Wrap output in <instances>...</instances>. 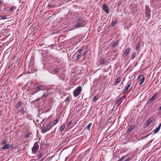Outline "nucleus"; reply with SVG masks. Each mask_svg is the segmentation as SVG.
Here are the masks:
<instances>
[{"label": "nucleus", "mask_w": 161, "mask_h": 161, "mask_svg": "<svg viewBox=\"0 0 161 161\" xmlns=\"http://www.w3.org/2000/svg\"><path fill=\"white\" fill-rule=\"evenodd\" d=\"M46 90V87L42 85H39L37 86L35 89L34 91L31 92V95H33L38 92L41 91H44Z\"/></svg>", "instance_id": "1"}, {"label": "nucleus", "mask_w": 161, "mask_h": 161, "mask_svg": "<svg viewBox=\"0 0 161 161\" xmlns=\"http://www.w3.org/2000/svg\"><path fill=\"white\" fill-rule=\"evenodd\" d=\"M82 88L81 86L77 87L73 91V94L75 97L78 96L82 91Z\"/></svg>", "instance_id": "2"}, {"label": "nucleus", "mask_w": 161, "mask_h": 161, "mask_svg": "<svg viewBox=\"0 0 161 161\" xmlns=\"http://www.w3.org/2000/svg\"><path fill=\"white\" fill-rule=\"evenodd\" d=\"M151 12V11L150 9L149 6L146 5L145 8V14L146 18L148 19H149L151 17L150 14Z\"/></svg>", "instance_id": "3"}, {"label": "nucleus", "mask_w": 161, "mask_h": 161, "mask_svg": "<svg viewBox=\"0 0 161 161\" xmlns=\"http://www.w3.org/2000/svg\"><path fill=\"white\" fill-rule=\"evenodd\" d=\"M39 147L38 142H36L34 144V146L32 149V153H35L37 152Z\"/></svg>", "instance_id": "4"}, {"label": "nucleus", "mask_w": 161, "mask_h": 161, "mask_svg": "<svg viewBox=\"0 0 161 161\" xmlns=\"http://www.w3.org/2000/svg\"><path fill=\"white\" fill-rule=\"evenodd\" d=\"M52 126V124L51 122L49 123L47 125L46 127H43V130L42 131V133H44L47 131L49 130L50 129Z\"/></svg>", "instance_id": "5"}, {"label": "nucleus", "mask_w": 161, "mask_h": 161, "mask_svg": "<svg viewBox=\"0 0 161 161\" xmlns=\"http://www.w3.org/2000/svg\"><path fill=\"white\" fill-rule=\"evenodd\" d=\"M131 85V83L130 82H129L127 84V86L125 87L124 90L123 91V94H125L127 92L128 89L130 86Z\"/></svg>", "instance_id": "6"}, {"label": "nucleus", "mask_w": 161, "mask_h": 161, "mask_svg": "<svg viewBox=\"0 0 161 161\" xmlns=\"http://www.w3.org/2000/svg\"><path fill=\"white\" fill-rule=\"evenodd\" d=\"M103 8L104 11H105L107 14L109 13V9L106 4H104L103 6Z\"/></svg>", "instance_id": "7"}, {"label": "nucleus", "mask_w": 161, "mask_h": 161, "mask_svg": "<svg viewBox=\"0 0 161 161\" xmlns=\"http://www.w3.org/2000/svg\"><path fill=\"white\" fill-rule=\"evenodd\" d=\"M130 50L131 49L130 48H127L124 52L123 54V55L125 56V55H128L129 52H130Z\"/></svg>", "instance_id": "8"}, {"label": "nucleus", "mask_w": 161, "mask_h": 161, "mask_svg": "<svg viewBox=\"0 0 161 161\" xmlns=\"http://www.w3.org/2000/svg\"><path fill=\"white\" fill-rule=\"evenodd\" d=\"M51 94V92L47 91L45 92L42 95V97L43 98L46 97L48 96H49Z\"/></svg>", "instance_id": "9"}, {"label": "nucleus", "mask_w": 161, "mask_h": 161, "mask_svg": "<svg viewBox=\"0 0 161 161\" xmlns=\"http://www.w3.org/2000/svg\"><path fill=\"white\" fill-rule=\"evenodd\" d=\"M158 97V93H155L154 95L150 98L151 100H152L153 101L157 97Z\"/></svg>", "instance_id": "10"}, {"label": "nucleus", "mask_w": 161, "mask_h": 161, "mask_svg": "<svg viewBox=\"0 0 161 161\" xmlns=\"http://www.w3.org/2000/svg\"><path fill=\"white\" fill-rule=\"evenodd\" d=\"M121 77H118L116 80L115 83H114V85H117L119 83L121 80Z\"/></svg>", "instance_id": "11"}, {"label": "nucleus", "mask_w": 161, "mask_h": 161, "mask_svg": "<svg viewBox=\"0 0 161 161\" xmlns=\"http://www.w3.org/2000/svg\"><path fill=\"white\" fill-rule=\"evenodd\" d=\"M135 126L134 125H132L131 126L130 128L128 130L127 133L128 134L130 133L135 128Z\"/></svg>", "instance_id": "12"}, {"label": "nucleus", "mask_w": 161, "mask_h": 161, "mask_svg": "<svg viewBox=\"0 0 161 161\" xmlns=\"http://www.w3.org/2000/svg\"><path fill=\"white\" fill-rule=\"evenodd\" d=\"M119 43V40H117L114 42L113 44L112 45V47H114L116 46H117Z\"/></svg>", "instance_id": "13"}, {"label": "nucleus", "mask_w": 161, "mask_h": 161, "mask_svg": "<svg viewBox=\"0 0 161 161\" xmlns=\"http://www.w3.org/2000/svg\"><path fill=\"white\" fill-rule=\"evenodd\" d=\"M75 26L77 28L83 26V23L82 22L78 23L75 25Z\"/></svg>", "instance_id": "14"}, {"label": "nucleus", "mask_w": 161, "mask_h": 161, "mask_svg": "<svg viewBox=\"0 0 161 161\" xmlns=\"http://www.w3.org/2000/svg\"><path fill=\"white\" fill-rule=\"evenodd\" d=\"M10 145L8 144H6L3 145V149H6L9 148L10 147Z\"/></svg>", "instance_id": "15"}, {"label": "nucleus", "mask_w": 161, "mask_h": 161, "mask_svg": "<svg viewBox=\"0 0 161 161\" xmlns=\"http://www.w3.org/2000/svg\"><path fill=\"white\" fill-rule=\"evenodd\" d=\"M152 119H153V118H151L147 120V122H146L147 123V125L146 126H148L152 122Z\"/></svg>", "instance_id": "16"}, {"label": "nucleus", "mask_w": 161, "mask_h": 161, "mask_svg": "<svg viewBox=\"0 0 161 161\" xmlns=\"http://www.w3.org/2000/svg\"><path fill=\"white\" fill-rule=\"evenodd\" d=\"M70 97L69 96H68L65 100L64 102H65L66 104H68V103L69 102V101L70 99Z\"/></svg>", "instance_id": "17"}, {"label": "nucleus", "mask_w": 161, "mask_h": 161, "mask_svg": "<svg viewBox=\"0 0 161 161\" xmlns=\"http://www.w3.org/2000/svg\"><path fill=\"white\" fill-rule=\"evenodd\" d=\"M160 129V128H159L158 127L155 129L153 130V131H154V134H155L156 133H157L159 131Z\"/></svg>", "instance_id": "18"}, {"label": "nucleus", "mask_w": 161, "mask_h": 161, "mask_svg": "<svg viewBox=\"0 0 161 161\" xmlns=\"http://www.w3.org/2000/svg\"><path fill=\"white\" fill-rule=\"evenodd\" d=\"M65 127V125L64 124L62 125H61L60 127L59 130L60 131L63 132V130L64 129Z\"/></svg>", "instance_id": "19"}, {"label": "nucleus", "mask_w": 161, "mask_h": 161, "mask_svg": "<svg viewBox=\"0 0 161 161\" xmlns=\"http://www.w3.org/2000/svg\"><path fill=\"white\" fill-rule=\"evenodd\" d=\"M59 121V119H56L53 122V124H52V126H53L57 124Z\"/></svg>", "instance_id": "20"}, {"label": "nucleus", "mask_w": 161, "mask_h": 161, "mask_svg": "<svg viewBox=\"0 0 161 161\" xmlns=\"http://www.w3.org/2000/svg\"><path fill=\"white\" fill-rule=\"evenodd\" d=\"M21 105V102L20 101H19L17 103L16 105V107L17 108H18L20 107Z\"/></svg>", "instance_id": "21"}, {"label": "nucleus", "mask_w": 161, "mask_h": 161, "mask_svg": "<svg viewBox=\"0 0 161 161\" xmlns=\"http://www.w3.org/2000/svg\"><path fill=\"white\" fill-rule=\"evenodd\" d=\"M31 133H28L24 135V137L25 138H27L30 136L31 135Z\"/></svg>", "instance_id": "22"}, {"label": "nucleus", "mask_w": 161, "mask_h": 161, "mask_svg": "<svg viewBox=\"0 0 161 161\" xmlns=\"http://www.w3.org/2000/svg\"><path fill=\"white\" fill-rule=\"evenodd\" d=\"M138 80H142L143 79L145 80V78L144 77V76L143 75H141L138 78Z\"/></svg>", "instance_id": "23"}, {"label": "nucleus", "mask_w": 161, "mask_h": 161, "mask_svg": "<svg viewBox=\"0 0 161 161\" xmlns=\"http://www.w3.org/2000/svg\"><path fill=\"white\" fill-rule=\"evenodd\" d=\"M92 123H90L86 127V128L88 130H89L90 129V128H91V127L92 126Z\"/></svg>", "instance_id": "24"}, {"label": "nucleus", "mask_w": 161, "mask_h": 161, "mask_svg": "<svg viewBox=\"0 0 161 161\" xmlns=\"http://www.w3.org/2000/svg\"><path fill=\"white\" fill-rule=\"evenodd\" d=\"M117 23V21L116 20H114L112 23V26H114Z\"/></svg>", "instance_id": "25"}, {"label": "nucleus", "mask_w": 161, "mask_h": 161, "mask_svg": "<svg viewBox=\"0 0 161 161\" xmlns=\"http://www.w3.org/2000/svg\"><path fill=\"white\" fill-rule=\"evenodd\" d=\"M98 96H97V95H96V96H95V97H94L93 98V101L94 102H95L96 100H98Z\"/></svg>", "instance_id": "26"}, {"label": "nucleus", "mask_w": 161, "mask_h": 161, "mask_svg": "<svg viewBox=\"0 0 161 161\" xmlns=\"http://www.w3.org/2000/svg\"><path fill=\"white\" fill-rule=\"evenodd\" d=\"M44 155V154H43V153H42V152H41V153H40V154H39V156H38V158H37V159H40V158L42 157V155Z\"/></svg>", "instance_id": "27"}, {"label": "nucleus", "mask_w": 161, "mask_h": 161, "mask_svg": "<svg viewBox=\"0 0 161 161\" xmlns=\"http://www.w3.org/2000/svg\"><path fill=\"white\" fill-rule=\"evenodd\" d=\"M84 20V19L83 17H79L77 19V21L78 22H80L81 21H83Z\"/></svg>", "instance_id": "28"}, {"label": "nucleus", "mask_w": 161, "mask_h": 161, "mask_svg": "<svg viewBox=\"0 0 161 161\" xmlns=\"http://www.w3.org/2000/svg\"><path fill=\"white\" fill-rule=\"evenodd\" d=\"M81 55L80 54V55H77L76 57V58L75 59V61H77L78 60H79V59H80V58H81Z\"/></svg>", "instance_id": "29"}, {"label": "nucleus", "mask_w": 161, "mask_h": 161, "mask_svg": "<svg viewBox=\"0 0 161 161\" xmlns=\"http://www.w3.org/2000/svg\"><path fill=\"white\" fill-rule=\"evenodd\" d=\"M136 53L135 52L133 53V54L132 55V56L131 57V58L132 59H133V58H135V57H136Z\"/></svg>", "instance_id": "30"}, {"label": "nucleus", "mask_w": 161, "mask_h": 161, "mask_svg": "<svg viewBox=\"0 0 161 161\" xmlns=\"http://www.w3.org/2000/svg\"><path fill=\"white\" fill-rule=\"evenodd\" d=\"M122 97H121L120 98H119L118 99H117L116 100L115 104H117L119 103V101H120V100L122 99Z\"/></svg>", "instance_id": "31"}, {"label": "nucleus", "mask_w": 161, "mask_h": 161, "mask_svg": "<svg viewBox=\"0 0 161 161\" xmlns=\"http://www.w3.org/2000/svg\"><path fill=\"white\" fill-rule=\"evenodd\" d=\"M25 108H24V107H23V108L22 109H21V114H23L25 112Z\"/></svg>", "instance_id": "32"}, {"label": "nucleus", "mask_w": 161, "mask_h": 161, "mask_svg": "<svg viewBox=\"0 0 161 161\" xmlns=\"http://www.w3.org/2000/svg\"><path fill=\"white\" fill-rule=\"evenodd\" d=\"M140 47V43H139L136 46V50H138L139 49V48Z\"/></svg>", "instance_id": "33"}, {"label": "nucleus", "mask_w": 161, "mask_h": 161, "mask_svg": "<svg viewBox=\"0 0 161 161\" xmlns=\"http://www.w3.org/2000/svg\"><path fill=\"white\" fill-rule=\"evenodd\" d=\"M59 70L60 69L59 68H57L54 69V71L56 72H57L59 71Z\"/></svg>", "instance_id": "34"}, {"label": "nucleus", "mask_w": 161, "mask_h": 161, "mask_svg": "<svg viewBox=\"0 0 161 161\" xmlns=\"http://www.w3.org/2000/svg\"><path fill=\"white\" fill-rule=\"evenodd\" d=\"M16 8V7L15 6H13L12 7H11L9 8V10H10V11H12V10H13L14 8Z\"/></svg>", "instance_id": "35"}, {"label": "nucleus", "mask_w": 161, "mask_h": 161, "mask_svg": "<svg viewBox=\"0 0 161 161\" xmlns=\"http://www.w3.org/2000/svg\"><path fill=\"white\" fill-rule=\"evenodd\" d=\"M7 142V141L6 140H4L2 142V144L4 145Z\"/></svg>", "instance_id": "36"}, {"label": "nucleus", "mask_w": 161, "mask_h": 161, "mask_svg": "<svg viewBox=\"0 0 161 161\" xmlns=\"http://www.w3.org/2000/svg\"><path fill=\"white\" fill-rule=\"evenodd\" d=\"M144 80H145L143 79L142 80H139V81H140V82L139 84V85H142L144 81Z\"/></svg>", "instance_id": "37"}, {"label": "nucleus", "mask_w": 161, "mask_h": 161, "mask_svg": "<svg viewBox=\"0 0 161 161\" xmlns=\"http://www.w3.org/2000/svg\"><path fill=\"white\" fill-rule=\"evenodd\" d=\"M1 18H2V19H7L6 16H5V15H2V16H1Z\"/></svg>", "instance_id": "38"}, {"label": "nucleus", "mask_w": 161, "mask_h": 161, "mask_svg": "<svg viewBox=\"0 0 161 161\" xmlns=\"http://www.w3.org/2000/svg\"><path fill=\"white\" fill-rule=\"evenodd\" d=\"M153 101L150 98L148 101H147V103L148 104H149Z\"/></svg>", "instance_id": "39"}, {"label": "nucleus", "mask_w": 161, "mask_h": 161, "mask_svg": "<svg viewBox=\"0 0 161 161\" xmlns=\"http://www.w3.org/2000/svg\"><path fill=\"white\" fill-rule=\"evenodd\" d=\"M72 124V121H70L69 123L68 124L67 126L68 127H69V126L70 125H71V124Z\"/></svg>", "instance_id": "40"}, {"label": "nucleus", "mask_w": 161, "mask_h": 161, "mask_svg": "<svg viewBox=\"0 0 161 161\" xmlns=\"http://www.w3.org/2000/svg\"><path fill=\"white\" fill-rule=\"evenodd\" d=\"M105 60L104 59H103L101 61V64H103L105 62Z\"/></svg>", "instance_id": "41"}, {"label": "nucleus", "mask_w": 161, "mask_h": 161, "mask_svg": "<svg viewBox=\"0 0 161 161\" xmlns=\"http://www.w3.org/2000/svg\"><path fill=\"white\" fill-rule=\"evenodd\" d=\"M124 158V157H123L119 159L118 161H122Z\"/></svg>", "instance_id": "42"}, {"label": "nucleus", "mask_w": 161, "mask_h": 161, "mask_svg": "<svg viewBox=\"0 0 161 161\" xmlns=\"http://www.w3.org/2000/svg\"><path fill=\"white\" fill-rule=\"evenodd\" d=\"M3 0H0V6L3 3Z\"/></svg>", "instance_id": "43"}, {"label": "nucleus", "mask_w": 161, "mask_h": 161, "mask_svg": "<svg viewBox=\"0 0 161 161\" xmlns=\"http://www.w3.org/2000/svg\"><path fill=\"white\" fill-rule=\"evenodd\" d=\"M82 49H80L79 50H78L77 52H78L79 53H81L82 52Z\"/></svg>", "instance_id": "44"}, {"label": "nucleus", "mask_w": 161, "mask_h": 161, "mask_svg": "<svg viewBox=\"0 0 161 161\" xmlns=\"http://www.w3.org/2000/svg\"><path fill=\"white\" fill-rule=\"evenodd\" d=\"M52 4H49L47 6V7L48 8H50L52 6Z\"/></svg>", "instance_id": "45"}, {"label": "nucleus", "mask_w": 161, "mask_h": 161, "mask_svg": "<svg viewBox=\"0 0 161 161\" xmlns=\"http://www.w3.org/2000/svg\"><path fill=\"white\" fill-rule=\"evenodd\" d=\"M83 53V55L85 56L87 54V52L86 51H85L82 53Z\"/></svg>", "instance_id": "46"}, {"label": "nucleus", "mask_w": 161, "mask_h": 161, "mask_svg": "<svg viewBox=\"0 0 161 161\" xmlns=\"http://www.w3.org/2000/svg\"><path fill=\"white\" fill-rule=\"evenodd\" d=\"M42 97H41V98H37V99L36 100V101H39L41 98H42Z\"/></svg>", "instance_id": "47"}, {"label": "nucleus", "mask_w": 161, "mask_h": 161, "mask_svg": "<svg viewBox=\"0 0 161 161\" xmlns=\"http://www.w3.org/2000/svg\"><path fill=\"white\" fill-rule=\"evenodd\" d=\"M130 160V158H127V159H126L125 161H129Z\"/></svg>", "instance_id": "48"}, {"label": "nucleus", "mask_w": 161, "mask_h": 161, "mask_svg": "<svg viewBox=\"0 0 161 161\" xmlns=\"http://www.w3.org/2000/svg\"><path fill=\"white\" fill-rule=\"evenodd\" d=\"M117 49H115V50H114L113 52H114V53H116V52H117Z\"/></svg>", "instance_id": "49"}, {"label": "nucleus", "mask_w": 161, "mask_h": 161, "mask_svg": "<svg viewBox=\"0 0 161 161\" xmlns=\"http://www.w3.org/2000/svg\"><path fill=\"white\" fill-rule=\"evenodd\" d=\"M161 127V123L159 124L158 126V127L160 128Z\"/></svg>", "instance_id": "50"}, {"label": "nucleus", "mask_w": 161, "mask_h": 161, "mask_svg": "<svg viewBox=\"0 0 161 161\" xmlns=\"http://www.w3.org/2000/svg\"><path fill=\"white\" fill-rule=\"evenodd\" d=\"M44 160V158H42L40 160V161H43Z\"/></svg>", "instance_id": "51"}, {"label": "nucleus", "mask_w": 161, "mask_h": 161, "mask_svg": "<svg viewBox=\"0 0 161 161\" xmlns=\"http://www.w3.org/2000/svg\"><path fill=\"white\" fill-rule=\"evenodd\" d=\"M152 142V140H150V141L148 143H150Z\"/></svg>", "instance_id": "52"}, {"label": "nucleus", "mask_w": 161, "mask_h": 161, "mask_svg": "<svg viewBox=\"0 0 161 161\" xmlns=\"http://www.w3.org/2000/svg\"><path fill=\"white\" fill-rule=\"evenodd\" d=\"M75 56V54H74L73 55V57H72V58H74V57Z\"/></svg>", "instance_id": "53"}, {"label": "nucleus", "mask_w": 161, "mask_h": 161, "mask_svg": "<svg viewBox=\"0 0 161 161\" xmlns=\"http://www.w3.org/2000/svg\"><path fill=\"white\" fill-rule=\"evenodd\" d=\"M33 102L34 103H36V102H37V101L36 100H34Z\"/></svg>", "instance_id": "54"}, {"label": "nucleus", "mask_w": 161, "mask_h": 161, "mask_svg": "<svg viewBox=\"0 0 161 161\" xmlns=\"http://www.w3.org/2000/svg\"><path fill=\"white\" fill-rule=\"evenodd\" d=\"M159 110H161V105L160 106V107L159 108Z\"/></svg>", "instance_id": "55"}, {"label": "nucleus", "mask_w": 161, "mask_h": 161, "mask_svg": "<svg viewBox=\"0 0 161 161\" xmlns=\"http://www.w3.org/2000/svg\"><path fill=\"white\" fill-rule=\"evenodd\" d=\"M150 134H149L147 135H148V136H149V135Z\"/></svg>", "instance_id": "56"}]
</instances>
